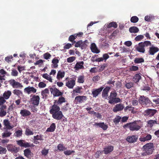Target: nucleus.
<instances>
[{"label": "nucleus", "mask_w": 159, "mask_h": 159, "mask_svg": "<svg viewBox=\"0 0 159 159\" xmlns=\"http://www.w3.org/2000/svg\"><path fill=\"white\" fill-rule=\"evenodd\" d=\"M20 114L22 116L25 117L30 116L31 113L26 109H23L20 110Z\"/></svg>", "instance_id": "nucleus-24"}, {"label": "nucleus", "mask_w": 159, "mask_h": 159, "mask_svg": "<svg viewBox=\"0 0 159 159\" xmlns=\"http://www.w3.org/2000/svg\"><path fill=\"white\" fill-rule=\"evenodd\" d=\"M25 156L28 159H30L33 156V154L30 148H26L24 151Z\"/></svg>", "instance_id": "nucleus-15"}, {"label": "nucleus", "mask_w": 159, "mask_h": 159, "mask_svg": "<svg viewBox=\"0 0 159 159\" xmlns=\"http://www.w3.org/2000/svg\"><path fill=\"white\" fill-rule=\"evenodd\" d=\"M138 137V136L137 135L128 136L127 137L126 140L129 143H134L137 141Z\"/></svg>", "instance_id": "nucleus-13"}, {"label": "nucleus", "mask_w": 159, "mask_h": 159, "mask_svg": "<svg viewBox=\"0 0 159 159\" xmlns=\"http://www.w3.org/2000/svg\"><path fill=\"white\" fill-rule=\"evenodd\" d=\"M135 49L138 52L142 53H144L145 51L142 43L141 42L138 44V46L136 47Z\"/></svg>", "instance_id": "nucleus-20"}, {"label": "nucleus", "mask_w": 159, "mask_h": 159, "mask_svg": "<svg viewBox=\"0 0 159 159\" xmlns=\"http://www.w3.org/2000/svg\"><path fill=\"white\" fill-rule=\"evenodd\" d=\"M121 119V117L119 116H116V117L113 120V122L116 125L119 124V122L120 121Z\"/></svg>", "instance_id": "nucleus-40"}, {"label": "nucleus", "mask_w": 159, "mask_h": 159, "mask_svg": "<svg viewBox=\"0 0 159 159\" xmlns=\"http://www.w3.org/2000/svg\"><path fill=\"white\" fill-rule=\"evenodd\" d=\"M111 87L109 86L106 87L104 89L103 88L102 93V98L106 99L108 96V93L109 92Z\"/></svg>", "instance_id": "nucleus-19"}, {"label": "nucleus", "mask_w": 159, "mask_h": 159, "mask_svg": "<svg viewBox=\"0 0 159 159\" xmlns=\"http://www.w3.org/2000/svg\"><path fill=\"white\" fill-rule=\"evenodd\" d=\"M40 99L38 95H34L30 99L31 103L34 106H38L39 103Z\"/></svg>", "instance_id": "nucleus-8"}, {"label": "nucleus", "mask_w": 159, "mask_h": 159, "mask_svg": "<svg viewBox=\"0 0 159 159\" xmlns=\"http://www.w3.org/2000/svg\"><path fill=\"white\" fill-rule=\"evenodd\" d=\"M75 80H68L66 82V85L69 89H72L75 85Z\"/></svg>", "instance_id": "nucleus-25"}, {"label": "nucleus", "mask_w": 159, "mask_h": 159, "mask_svg": "<svg viewBox=\"0 0 159 159\" xmlns=\"http://www.w3.org/2000/svg\"><path fill=\"white\" fill-rule=\"evenodd\" d=\"M50 112L51 114H52L56 112H57L60 111V107L57 105L55 104H53L51 107Z\"/></svg>", "instance_id": "nucleus-18"}, {"label": "nucleus", "mask_w": 159, "mask_h": 159, "mask_svg": "<svg viewBox=\"0 0 159 159\" xmlns=\"http://www.w3.org/2000/svg\"><path fill=\"white\" fill-rule=\"evenodd\" d=\"M90 48L92 52L94 53H98L100 52L98 50L94 43H93L91 44Z\"/></svg>", "instance_id": "nucleus-27"}, {"label": "nucleus", "mask_w": 159, "mask_h": 159, "mask_svg": "<svg viewBox=\"0 0 159 159\" xmlns=\"http://www.w3.org/2000/svg\"><path fill=\"white\" fill-rule=\"evenodd\" d=\"M51 93L52 94L54 97H58L62 96L63 93L61 92L59 90L55 87V86H53L52 87L50 88Z\"/></svg>", "instance_id": "nucleus-7"}, {"label": "nucleus", "mask_w": 159, "mask_h": 159, "mask_svg": "<svg viewBox=\"0 0 159 159\" xmlns=\"http://www.w3.org/2000/svg\"><path fill=\"white\" fill-rule=\"evenodd\" d=\"M82 89V87L77 86L75 88V89L73 91V93H82L81 90Z\"/></svg>", "instance_id": "nucleus-41"}, {"label": "nucleus", "mask_w": 159, "mask_h": 159, "mask_svg": "<svg viewBox=\"0 0 159 159\" xmlns=\"http://www.w3.org/2000/svg\"><path fill=\"white\" fill-rule=\"evenodd\" d=\"M139 102L141 105L144 106H147L148 104L151 102L149 98L144 96H140L139 98Z\"/></svg>", "instance_id": "nucleus-4"}, {"label": "nucleus", "mask_w": 159, "mask_h": 159, "mask_svg": "<svg viewBox=\"0 0 159 159\" xmlns=\"http://www.w3.org/2000/svg\"><path fill=\"white\" fill-rule=\"evenodd\" d=\"M93 125L95 126H98L99 127L102 128L104 130H107L108 128V126L105 124L104 122H97L95 123Z\"/></svg>", "instance_id": "nucleus-23"}, {"label": "nucleus", "mask_w": 159, "mask_h": 159, "mask_svg": "<svg viewBox=\"0 0 159 159\" xmlns=\"http://www.w3.org/2000/svg\"><path fill=\"white\" fill-rule=\"evenodd\" d=\"M49 93V90L48 89L46 88L42 91L41 94L42 96H43V98L47 96V95H46V94H48Z\"/></svg>", "instance_id": "nucleus-46"}, {"label": "nucleus", "mask_w": 159, "mask_h": 159, "mask_svg": "<svg viewBox=\"0 0 159 159\" xmlns=\"http://www.w3.org/2000/svg\"><path fill=\"white\" fill-rule=\"evenodd\" d=\"M7 150L6 148L0 146V154H6Z\"/></svg>", "instance_id": "nucleus-57"}, {"label": "nucleus", "mask_w": 159, "mask_h": 159, "mask_svg": "<svg viewBox=\"0 0 159 159\" xmlns=\"http://www.w3.org/2000/svg\"><path fill=\"white\" fill-rule=\"evenodd\" d=\"M113 27L114 28H116L117 27V25L115 22H112L109 23L107 25L108 28H110Z\"/></svg>", "instance_id": "nucleus-42"}, {"label": "nucleus", "mask_w": 159, "mask_h": 159, "mask_svg": "<svg viewBox=\"0 0 159 159\" xmlns=\"http://www.w3.org/2000/svg\"><path fill=\"white\" fill-rule=\"evenodd\" d=\"M13 93L14 95L17 96L19 98L22 96L23 95L22 92L19 89H15L13 91Z\"/></svg>", "instance_id": "nucleus-30"}, {"label": "nucleus", "mask_w": 159, "mask_h": 159, "mask_svg": "<svg viewBox=\"0 0 159 159\" xmlns=\"http://www.w3.org/2000/svg\"><path fill=\"white\" fill-rule=\"evenodd\" d=\"M81 43L80 46L81 49L82 50L86 49L88 46V41L87 40H85L84 41H82L81 40Z\"/></svg>", "instance_id": "nucleus-39"}, {"label": "nucleus", "mask_w": 159, "mask_h": 159, "mask_svg": "<svg viewBox=\"0 0 159 159\" xmlns=\"http://www.w3.org/2000/svg\"><path fill=\"white\" fill-rule=\"evenodd\" d=\"M59 60L56 57L54 58L52 61V63L53 64L52 65V67L54 68H57L58 66L57 64L59 63Z\"/></svg>", "instance_id": "nucleus-31"}, {"label": "nucleus", "mask_w": 159, "mask_h": 159, "mask_svg": "<svg viewBox=\"0 0 159 159\" xmlns=\"http://www.w3.org/2000/svg\"><path fill=\"white\" fill-rule=\"evenodd\" d=\"M141 78L140 73L136 74L133 78V81L135 83H138Z\"/></svg>", "instance_id": "nucleus-37"}, {"label": "nucleus", "mask_w": 159, "mask_h": 159, "mask_svg": "<svg viewBox=\"0 0 159 159\" xmlns=\"http://www.w3.org/2000/svg\"><path fill=\"white\" fill-rule=\"evenodd\" d=\"M104 88L103 86H102L98 89H93L92 91V94L93 97L96 98L99 94H100Z\"/></svg>", "instance_id": "nucleus-12"}, {"label": "nucleus", "mask_w": 159, "mask_h": 159, "mask_svg": "<svg viewBox=\"0 0 159 159\" xmlns=\"http://www.w3.org/2000/svg\"><path fill=\"white\" fill-rule=\"evenodd\" d=\"M117 96V93L116 91H112L110 93V98L109 99H113L114 98L116 97Z\"/></svg>", "instance_id": "nucleus-49"}, {"label": "nucleus", "mask_w": 159, "mask_h": 159, "mask_svg": "<svg viewBox=\"0 0 159 159\" xmlns=\"http://www.w3.org/2000/svg\"><path fill=\"white\" fill-rule=\"evenodd\" d=\"M91 112L94 114L98 118L101 119L102 118V115L98 112H96L94 111H91Z\"/></svg>", "instance_id": "nucleus-53"}, {"label": "nucleus", "mask_w": 159, "mask_h": 159, "mask_svg": "<svg viewBox=\"0 0 159 159\" xmlns=\"http://www.w3.org/2000/svg\"><path fill=\"white\" fill-rule=\"evenodd\" d=\"M52 115V117L54 119L58 120H61L64 117L62 112L61 111H59Z\"/></svg>", "instance_id": "nucleus-14"}, {"label": "nucleus", "mask_w": 159, "mask_h": 159, "mask_svg": "<svg viewBox=\"0 0 159 159\" xmlns=\"http://www.w3.org/2000/svg\"><path fill=\"white\" fill-rule=\"evenodd\" d=\"M87 98L84 96H77L75 99L74 102L76 104L84 102L87 100Z\"/></svg>", "instance_id": "nucleus-9"}, {"label": "nucleus", "mask_w": 159, "mask_h": 159, "mask_svg": "<svg viewBox=\"0 0 159 159\" xmlns=\"http://www.w3.org/2000/svg\"><path fill=\"white\" fill-rule=\"evenodd\" d=\"M142 127V125L139 124V122L137 121L127 123L123 126L124 128H129V130L131 131H138L141 129Z\"/></svg>", "instance_id": "nucleus-2"}, {"label": "nucleus", "mask_w": 159, "mask_h": 159, "mask_svg": "<svg viewBox=\"0 0 159 159\" xmlns=\"http://www.w3.org/2000/svg\"><path fill=\"white\" fill-rule=\"evenodd\" d=\"M121 101L120 98H117L116 97L113 99H109V100L108 101V103L110 104H112L113 103H117L119 102H121Z\"/></svg>", "instance_id": "nucleus-32"}, {"label": "nucleus", "mask_w": 159, "mask_h": 159, "mask_svg": "<svg viewBox=\"0 0 159 159\" xmlns=\"http://www.w3.org/2000/svg\"><path fill=\"white\" fill-rule=\"evenodd\" d=\"M65 75V72L64 71L59 70L57 72V78L58 80H60L64 77Z\"/></svg>", "instance_id": "nucleus-36"}, {"label": "nucleus", "mask_w": 159, "mask_h": 159, "mask_svg": "<svg viewBox=\"0 0 159 159\" xmlns=\"http://www.w3.org/2000/svg\"><path fill=\"white\" fill-rule=\"evenodd\" d=\"M141 43H142V44L144 48L145 47H148L149 46H151V42L148 41H146L143 42H141Z\"/></svg>", "instance_id": "nucleus-55"}, {"label": "nucleus", "mask_w": 159, "mask_h": 159, "mask_svg": "<svg viewBox=\"0 0 159 159\" xmlns=\"http://www.w3.org/2000/svg\"><path fill=\"white\" fill-rule=\"evenodd\" d=\"M8 82L14 88L22 89L23 87L21 83L15 81L14 79H11Z\"/></svg>", "instance_id": "nucleus-6"}, {"label": "nucleus", "mask_w": 159, "mask_h": 159, "mask_svg": "<svg viewBox=\"0 0 159 159\" xmlns=\"http://www.w3.org/2000/svg\"><path fill=\"white\" fill-rule=\"evenodd\" d=\"M65 99L63 97H61L58 98V100L57 102V104H61L63 102H65Z\"/></svg>", "instance_id": "nucleus-48"}, {"label": "nucleus", "mask_w": 159, "mask_h": 159, "mask_svg": "<svg viewBox=\"0 0 159 159\" xmlns=\"http://www.w3.org/2000/svg\"><path fill=\"white\" fill-rule=\"evenodd\" d=\"M25 134L27 136L32 135L34 134V132L29 128H26L25 130Z\"/></svg>", "instance_id": "nucleus-44"}, {"label": "nucleus", "mask_w": 159, "mask_h": 159, "mask_svg": "<svg viewBox=\"0 0 159 159\" xmlns=\"http://www.w3.org/2000/svg\"><path fill=\"white\" fill-rule=\"evenodd\" d=\"M159 51V48L157 47L152 46L149 48L148 53L150 55H153Z\"/></svg>", "instance_id": "nucleus-17"}, {"label": "nucleus", "mask_w": 159, "mask_h": 159, "mask_svg": "<svg viewBox=\"0 0 159 159\" xmlns=\"http://www.w3.org/2000/svg\"><path fill=\"white\" fill-rule=\"evenodd\" d=\"M75 151H71L70 150H67L65 151L64 152V154L67 156H69L71 155L72 153H74Z\"/></svg>", "instance_id": "nucleus-59"}, {"label": "nucleus", "mask_w": 159, "mask_h": 159, "mask_svg": "<svg viewBox=\"0 0 159 159\" xmlns=\"http://www.w3.org/2000/svg\"><path fill=\"white\" fill-rule=\"evenodd\" d=\"M44 58L48 60L50 59L51 57V55L48 52H46L44 53L43 55Z\"/></svg>", "instance_id": "nucleus-62"}, {"label": "nucleus", "mask_w": 159, "mask_h": 159, "mask_svg": "<svg viewBox=\"0 0 159 159\" xmlns=\"http://www.w3.org/2000/svg\"><path fill=\"white\" fill-rule=\"evenodd\" d=\"M134 61L135 63L138 64L144 62V60L143 58H136Z\"/></svg>", "instance_id": "nucleus-45"}, {"label": "nucleus", "mask_w": 159, "mask_h": 159, "mask_svg": "<svg viewBox=\"0 0 159 159\" xmlns=\"http://www.w3.org/2000/svg\"><path fill=\"white\" fill-rule=\"evenodd\" d=\"M76 59L75 57H71L67 58V61L69 63H71L74 61Z\"/></svg>", "instance_id": "nucleus-64"}, {"label": "nucleus", "mask_w": 159, "mask_h": 159, "mask_svg": "<svg viewBox=\"0 0 159 159\" xmlns=\"http://www.w3.org/2000/svg\"><path fill=\"white\" fill-rule=\"evenodd\" d=\"M139 18L137 16H133L130 19V21L131 22L135 23L139 20Z\"/></svg>", "instance_id": "nucleus-50"}, {"label": "nucleus", "mask_w": 159, "mask_h": 159, "mask_svg": "<svg viewBox=\"0 0 159 159\" xmlns=\"http://www.w3.org/2000/svg\"><path fill=\"white\" fill-rule=\"evenodd\" d=\"M84 81V76H80L78 79L77 82L80 83H83Z\"/></svg>", "instance_id": "nucleus-56"}, {"label": "nucleus", "mask_w": 159, "mask_h": 159, "mask_svg": "<svg viewBox=\"0 0 159 159\" xmlns=\"http://www.w3.org/2000/svg\"><path fill=\"white\" fill-rule=\"evenodd\" d=\"M114 147L113 146L111 145H109L104 148L103 152L105 154H107L112 151Z\"/></svg>", "instance_id": "nucleus-26"}, {"label": "nucleus", "mask_w": 159, "mask_h": 159, "mask_svg": "<svg viewBox=\"0 0 159 159\" xmlns=\"http://www.w3.org/2000/svg\"><path fill=\"white\" fill-rule=\"evenodd\" d=\"M134 86V83L131 82L126 83L125 84V86L127 89H129Z\"/></svg>", "instance_id": "nucleus-51"}, {"label": "nucleus", "mask_w": 159, "mask_h": 159, "mask_svg": "<svg viewBox=\"0 0 159 159\" xmlns=\"http://www.w3.org/2000/svg\"><path fill=\"white\" fill-rule=\"evenodd\" d=\"M148 124L151 127L153 126V124H157L156 121L153 120H149L148 122Z\"/></svg>", "instance_id": "nucleus-58"}, {"label": "nucleus", "mask_w": 159, "mask_h": 159, "mask_svg": "<svg viewBox=\"0 0 159 159\" xmlns=\"http://www.w3.org/2000/svg\"><path fill=\"white\" fill-rule=\"evenodd\" d=\"M84 62L83 61L77 62L75 65L74 68L76 70H79L80 69H84Z\"/></svg>", "instance_id": "nucleus-29"}, {"label": "nucleus", "mask_w": 159, "mask_h": 159, "mask_svg": "<svg viewBox=\"0 0 159 159\" xmlns=\"http://www.w3.org/2000/svg\"><path fill=\"white\" fill-rule=\"evenodd\" d=\"M13 104L9 105L7 107L6 105L2 104L0 106V117H2L5 116L7 113L10 114L11 112L13 110Z\"/></svg>", "instance_id": "nucleus-1"}, {"label": "nucleus", "mask_w": 159, "mask_h": 159, "mask_svg": "<svg viewBox=\"0 0 159 159\" xmlns=\"http://www.w3.org/2000/svg\"><path fill=\"white\" fill-rule=\"evenodd\" d=\"M157 112V110L155 109H148L145 111V115L151 117L153 116Z\"/></svg>", "instance_id": "nucleus-21"}, {"label": "nucleus", "mask_w": 159, "mask_h": 159, "mask_svg": "<svg viewBox=\"0 0 159 159\" xmlns=\"http://www.w3.org/2000/svg\"><path fill=\"white\" fill-rule=\"evenodd\" d=\"M124 108V105L122 103H119L115 106L113 108L114 112L116 113L118 111H121Z\"/></svg>", "instance_id": "nucleus-11"}, {"label": "nucleus", "mask_w": 159, "mask_h": 159, "mask_svg": "<svg viewBox=\"0 0 159 159\" xmlns=\"http://www.w3.org/2000/svg\"><path fill=\"white\" fill-rule=\"evenodd\" d=\"M93 125L95 126H98L99 127L102 128L104 130H107L108 128V126L105 124L104 122H97L95 123Z\"/></svg>", "instance_id": "nucleus-22"}, {"label": "nucleus", "mask_w": 159, "mask_h": 159, "mask_svg": "<svg viewBox=\"0 0 159 159\" xmlns=\"http://www.w3.org/2000/svg\"><path fill=\"white\" fill-rule=\"evenodd\" d=\"M43 77L48 80L49 82H52V79L51 76H50L47 73L43 74L42 75Z\"/></svg>", "instance_id": "nucleus-43"}, {"label": "nucleus", "mask_w": 159, "mask_h": 159, "mask_svg": "<svg viewBox=\"0 0 159 159\" xmlns=\"http://www.w3.org/2000/svg\"><path fill=\"white\" fill-rule=\"evenodd\" d=\"M139 69L138 66H132L129 68V69L131 71H136Z\"/></svg>", "instance_id": "nucleus-63"}, {"label": "nucleus", "mask_w": 159, "mask_h": 159, "mask_svg": "<svg viewBox=\"0 0 159 159\" xmlns=\"http://www.w3.org/2000/svg\"><path fill=\"white\" fill-rule=\"evenodd\" d=\"M3 123V125L7 129H11L13 127L10 125V123L8 120L6 119L4 120Z\"/></svg>", "instance_id": "nucleus-35"}, {"label": "nucleus", "mask_w": 159, "mask_h": 159, "mask_svg": "<svg viewBox=\"0 0 159 159\" xmlns=\"http://www.w3.org/2000/svg\"><path fill=\"white\" fill-rule=\"evenodd\" d=\"M144 152L142 153L141 155L143 156L152 154L154 150V145L153 143H148L144 145L143 147Z\"/></svg>", "instance_id": "nucleus-3"}, {"label": "nucleus", "mask_w": 159, "mask_h": 159, "mask_svg": "<svg viewBox=\"0 0 159 159\" xmlns=\"http://www.w3.org/2000/svg\"><path fill=\"white\" fill-rule=\"evenodd\" d=\"M24 91L28 94H30L31 93H35L37 91V89L33 87L29 86L24 89Z\"/></svg>", "instance_id": "nucleus-16"}, {"label": "nucleus", "mask_w": 159, "mask_h": 159, "mask_svg": "<svg viewBox=\"0 0 159 159\" xmlns=\"http://www.w3.org/2000/svg\"><path fill=\"white\" fill-rule=\"evenodd\" d=\"M57 148V151H63L67 149L64 146V144L61 143H59L58 145Z\"/></svg>", "instance_id": "nucleus-33"}, {"label": "nucleus", "mask_w": 159, "mask_h": 159, "mask_svg": "<svg viewBox=\"0 0 159 159\" xmlns=\"http://www.w3.org/2000/svg\"><path fill=\"white\" fill-rule=\"evenodd\" d=\"M75 43V47L78 48L80 47V48L81 46V40H80L79 41L76 42V41H74V43Z\"/></svg>", "instance_id": "nucleus-60"}, {"label": "nucleus", "mask_w": 159, "mask_h": 159, "mask_svg": "<svg viewBox=\"0 0 159 159\" xmlns=\"http://www.w3.org/2000/svg\"><path fill=\"white\" fill-rule=\"evenodd\" d=\"M75 36V35L74 34L73 35H70L69 38L68 40L73 43L72 44H73L74 41H75L74 40L76 39V38Z\"/></svg>", "instance_id": "nucleus-54"}, {"label": "nucleus", "mask_w": 159, "mask_h": 159, "mask_svg": "<svg viewBox=\"0 0 159 159\" xmlns=\"http://www.w3.org/2000/svg\"><path fill=\"white\" fill-rule=\"evenodd\" d=\"M22 134V131L21 130H19L16 131L14 133V135L15 136L17 137H19L21 136Z\"/></svg>", "instance_id": "nucleus-47"}, {"label": "nucleus", "mask_w": 159, "mask_h": 159, "mask_svg": "<svg viewBox=\"0 0 159 159\" xmlns=\"http://www.w3.org/2000/svg\"><path fill=\"white\" fill-rule=\"evenodd\" d=\"M152 136L150 134H148L146 136L139 138V140L141 142H145V141L150 140L152 139Z\"/></svg>", "instance_id": "nucleus-28"}, {"label": "nucleus", "mask_w": 159, "mask_h": 159, "mask_svg": "<svg viewBox=\"0 0 159 159\" xmlns=\"http://www.w3.org/2000/svg\"><path fill=\"white\" fill-rule=\"evenodd\" d=\"M7 148L8 150L12 153H16L18 152L19 150V148L11 144H8Z\"/></svg>", "instance_id": "nucleus-10"}, {"label": "nucleus", "mask_w": 159, "mask_h": 159, "mask_svg": "<svg viewBox=\"0 0 159 159\" xmlns=\"http://www.w3.org/2000/svg\"><path fill=\"white\" fill-rule=\"evenodd\" d=\"M129 31L131 33H135L138 32L139 30L138 27L133 26L129 28Z\"/></svg>", "instance_id": "nucleus-38"}, {"label": "nucleus", "mask_w": 159, "mask_h": 159, "mask_svg": "<svg viewBox=\"0 0 159 159\" xmlns=\"http://www.w3.org/2000/svg\"><path fill=\"white\" fill-rule=\"evenodd\" d=\"M18 73L15 69H12L11 73V75L14 76H16L18 75Z\"/></svg>", "instance_id": "nucleus-61"}, {"label": "nucleus", "mask_w": 159, "mask_h": 159, "mask_svg": "<svg viewBox=\"0 0 159 159\" xmlns=\"http://www.w3.org/2000/svg\"><path fill=\"white\" fill-rule=\"evenodd\" d=\"M56 125L55 123H52L51 124L50 127L48 128L46 130L47 132H53L56 129Z\"/></svg>", "instance_id": "nucleus-34"}, {"label": "nucleus", "mask_w": 159, "mask_h": 159, "mask_svg": "<svg viewBox=\"0 0 159 159\" xmlns=\"http://www.w3.org/2000/svg\"><path fill=\"white\" fill-rule=\"evenodd\" d=\"M17 144L21 147H24L25 148L29 147H33L34 145L30 143L26 142L24 140H20L17 141Z\"/></svg>", "instance_id": "nucleus-5"}, {"label": "nucleus", "mask_w": 159, "mask_h": 159, "mask_svg": "<svg viewBox=\"0 0 159 159\" xmlns=\"http://www.w3.org/2000/svg\"><path fill=\"white\" fill-rule=\"evenodd\" d=\"M11 134V133L7 131L2 134V138H4L5 137H7L10 136Z\"/></svg>", "instance_id": "nucleus-52"}]
</instances>
